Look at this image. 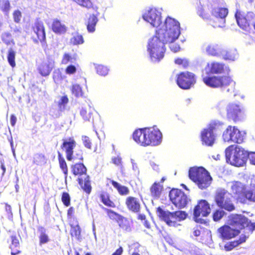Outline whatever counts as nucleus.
<instances>
[{"label":"nucleus","mask_w":255,"mask_h":255,"mask_svg":"<svg viewBox=\"0 0 255 255\" xmlns=\"http://www.w3.org/2000/svg\"><path fill=\"white\" fill-rule=\"evenodd\" d=\"M93 11V13L89 15L85 22L87 31L89 33H93L95 31L96 26L99 21L98 16L100 12L98 11V7H95Z\"/></svg>","instance_id":"nucleus-24"},{"label":"nucleus","mask_w":255,"mask_h":255,"mask_svg":"<svg viewBox=\"0 0 255 255\" xmlns=\"http://www.w3.org/2000/svg\"><path fill=\"white\" fill-rule=\"evenodd\" d=\"M245 112L240 107L235 104H229L227 108V118L229 121L236 123L245 117Z\"/></svg>","instance_id":"nucleus-19"},{"label":"nucleus","mask_w":255,"mask_h":255,"mask_svg":"<svg viewBox=\"0 0 255 255\" xmlns=\"http://www.w3.org/2000/svg\"><path fill=\"white\" fill-rule=\"evenodd\" d=\"M82 140L84 146L89 149L92 148V140L88 136H84L82 137Z\"/></svg>","instance_id":"nucleus-57"},{"label":"nucleus","mask_w":255,"mask_h":255,"mask_svg":"<svg viewBox=\"0 0 255 255\" xmlns=\"http://www.w3.org/2000/svg\"><path fill=\"white\" fill-rule=\"evenodd\" d=\"M17 121L16 117L14 115H11L10 116V122L12 127H14Z\"/></svg>","instance_id":"nucleus-62"},{"label":"nucleus","mask_w":255,"mask_h":255,"mask_svg":"<svg viewBox=\"0 0 255 255\" xmlns=\"http://www.w3.org/2000/svg\"><path fill=\"white\" fill-rule=\"evenodd\" d=\"M222 125L223 124L219 121H212L206 128L202 130L200 138L203 145L211 146L214 144L216 140L214 131L220 129Z\"/></svg>","instance_id":"nucleus-9"},{"label":"nucleus","mask_w":255,"mask_h":255,"mask_svg":"<svg viewBox=\"0 0 255 255\" xmlns=\"http://www.w3.org/2000/svg\"><path fill=\"white\" fill-rule=\"evenodd\" d=\"M238 246H239V243H237V242L235 240L225 244L224 246V249L226 251H230Z\"/></svg>","instance_id":"nucleus-56"},{"label":"nucleus","mask_w":255,"mask_h":255,"mask_svg":"<svg viewBox=\"0 0 255 255\" xmlns=\"http://www.w3.org/2000/svg\"><path fill=\"white\" fill-rule=\"evenodd\" d=\"M73 59V57L72 56L68 53H65L63 54V57L61 59V64L62 65H67L70 62L72 61Z\"/></svg>","instance_id":"nucleus-54"},{"label":"nucleus","mask_w":255,"mask_h":255,"mask_svg":"<svg viewBox=\"0 0 255 255\" xmlns=\"http://www.w3.org/2000/svg\"><path fill=\"white\" fill-rule=\"evenodd\" d=\"M11 244L9 248L11 250V255H17L21 253L20 250V243L18 239L15 236H11Z\"/></svg>","instance_id":"nucleus-29"},{"label":"nucleus","mask_w":255,"mask_h":255,"mask_svg":"<svg viewBox=\"0 0 255 255\" xmlns=\"http://www.w3.org/2000/svg\"><path fill=\"white\" fill-rule=\"evenodd\" d=\"M97 73L101 76H105L108 73V69L103 65H98L96 67Z\"/></svg>","instance_id":"nucleus-50"},{"label":"nucleus","mask_w":255,"mask_h":255,"mask_svg":"<svg viewBox=\"0 0 255 255\" xmlns=\"http://www.w3.org/2000/svg\"><path fill=\"white\" fill-rule=\"evenodd\" d=\"M72 173L78 176V182L81 188L89 194L92 190L90 177L87 174V168L82 163H77L71 166Z\"/></svg>","instance_id":"nucleus-8"},{"label":"nucleus","mask_w":255,"mask_h":255,"mask_svg":"<svg viewBox=\"0 0 255 255\" xmlns=\"http://www.w3.org/2000/svg\"><path fill=\"white\" fill-rule=\"evenodd\" d=\"M250 163L255 165V152H252L249 153L248 158Z\"/></svg>","instance_id":"nucleus-61"},{"label":"nucleus","mask_w":255,"mask_h":255,"mask_svg":"<svg viewBox=\"0 0 255 255\" xmlns=\"http://www.w3.org/2000/svg\"><path fill=\"white\" fill-rule=\"evenodd\" d=\"M229 224L239 230L248 227L249 230L252 233L255 230V223H251L248 218L242 214H231L229 217Z\"/></svg>","instance_id":"nucleus-11"},{"label":"nucleus","mask_w":255,"mask_h":255,"mask_svg":"<svg viewBox=\"0 0 255 255\" xmlns=\"http://www.w3.org/2000/svg\"><path fill=\"white\" fill-rule=\"evenodd\" d=\"M74 2L77 3L81 6L86 8L88 9H94L95 7H98L94 5L91 0H73Z\"/></svg>","instance_id":"nucleus-38"},{"label":"nucleus","mask_w":255,"mask_h":255,"mask_svg":"<svg viewBox=\"0 0 255 255\" xmlns=\"http://www.w3.org/2000/svg\"><path fill=\"white\" fill-rule=\"evenodd\" d=\"M163 26L164 28H158L148 42L147 50L154 61H159L163 58L166 51L165 45L177 39L180 34V23L175 19L167 17Z\"/></svg>","instance_id":"nucleus-1"},{"label":"nucleus","mask_w":255,"mask_h":255,"mask_svg":"<svg viewBox=\"0 0 255 255\" xmlns=\"http://www.w3.org/2000/svg\"><path fill=\"white\" fill-rule=\"evenodd\" d=\"M228 68L225 64L217 61L209 62L202 71L203 82L212 88H225L233 83L229 76H217L225 73Z\"/></svg>","instance_id":"nucleus-2"},{"label":"nucleus","mask_w":255,"mask_h":255,"mask_svg":"<svg viewBox=\"0 0 255 255\" xmlns=\"http://www.w3.org/2000/svg\"><path fill=\"white\" fill-rule=\"evenodd\" d=\"M188 174L189 178L201 189L207 188L211 183L210 173L203 167H191Z\"/></svg>","instance_id":"nucleus-6"},{"label":"nucleus","mask_w":255,"mask_h":255,"mask_svg":"<svg viewBox=\"0 0 255 255\" xmlns=\"http://www.w3.org/2000/svg\"><path fill=\"white\" fill-rule=\"evenodd\" d=\"M51 29L56 34H62L66 32L67 27L60 20L54 19L52 23Z\"/></svg>","instance_id":"nucleus-28"},{"label":"nucleus","mask_w":255,"mask_h":255,"mask_svg":"<svg viewBox=\"0 0 255 255\" xmlns=\"http://www.w3.org/2000/svg\"><path fill=\"white\" fill-rule=\"evenodd\" d=\"M84 42L83 36L78 33L73 35L70 40V43L73 45L82 44Z\"/></svg>","instance_id":"nucleus-41"},{"label":"nucleus","mask_w":255,"mask_h":255,"mask_svg":"<svg viewBox=\"0 0 255 255\" xmlns=\"http://www.w3.org/2000/svg\"><path fill=\"white\" fill-rule=\"evenodd\" d=\"M46 158L42 153H36L33 157V164L37 166H41L46 163Z\"/></svg>","instance_id":"nucleus-36"},{"label":"nucleus","mask_w":255,"mask_h":255,"mask_svg":"<svg viewBox=\"0 0 255 255\" xmlns=\"http://www.w3.org/2000/svg\"><path fill=\"white\" fill-rule=\"evenodd\" d=\"M0 8L3 12L8 13L10 9L9 1L7 0H3L0 6Z\"/></svg>","instance_id":"nucleus-55"},{"label":"nucleus","mask_w":255,"mask_h":255,"mask_svg":"<svg viewBox=\"0 0 255 255\" xmlns=\"http://www.w3.org/2000/svg\"><path fill=\"white\" fill-rule=\"evenodd\" d=\"M196 81L195 74L188 71L180 72L178 74L176 79L178 86L184 90L191 88L196 83Z\"/></svg>","instance_id":"nucleus-16"},{"label":"nucleus","mask_w":255,"mask_h":255,"mask_svg":"<svg viewBox=\"0 0 255 255\" xmlns=\"http://www.w3.org/2000/svg\"><path fill=\"white\" fill-rule=\"evenodd\" d=\"M143 18L155 27H158L162 23L161 13L156 8H151L143 15Z\"/></svg>","instance_id":"nucleus-20"},{"label":"nucleus","mask_w":255,"mask_h":255,"mask_svg":"<svg viewBox=\"0 0 255 255\" xmlns=\"http://www.w3.org/2000/svg\"><path fill=\"white\" fill-rule=\"evenodd\" d=\"M61 201L66 207H69L71 203V197L68 193L64 192L62 193Z\"/></svg>","instance_id":"nucleus-46"},{"label":"nucleus","mask_w":255,"mask_h":255,"mask_svg":"<svg viewBox=\"0 0 255 255\" xmlns=\"http://www.w3.org/2000/svg\"><path fill=\"white\" fill-rule=\"evenodd\" d=\"M37 231L39 233V243L41 245L49 242L50 239L46 234V229L43 226H39L37 228Z\"/></svg>","instance_id":"nucleus-31"},{"label":"nucleus","mask_w":255,"mask_h":255,"mask_svg":"<svg viewBox=\"0 0 255 255\" xmlns=\"http://www.w3.org/2000/svg\"><path fill=\"white\" fill-rule=\"evenodd\" d=\"M76 146V142L73 137L62 139L61 149L65 152L66 158L71 161L73 158L74 149Z\"/></svg>","instance_id":"nucleus-22"},{"label":"nucleus","mask_w":255,"mask_h":255,"mask_svg":"<svg viewBox=\"0 0 255 255\" xmlns=\"http://www.w3.org/2000/svg\"><path fill=\"white\" fill-rule=\"evenodd\" d=\"M12 15L13 20L15 23H19L20 22L22 17V13L19 10L16 9L14 10Z\"/></svg>","instance_id":"nucleus-53"},{"label":"nucleus","mask_w":255,"mask_h":255,"mask_svg":"<svg viewBox=\"0 0 255 255\" xmlns=\"http://www.w3.org/2000/svg\"><path fill=\"white\" fill-rule=\"evenodd\" d=\"M58 159L59 163L60 168L62 170L63 173L65 175V177H66L68 173V169L67 165L65 160V159L62 157L61 154L60 152H58Z\"/></svg>","instance_id":"nucleus-39"},{"label":"nucleus","mask_w":255,"mask_h":255,"mask_svg":"<svg viewBox=\"0 0 255 255\" xmlns=\"http://www.w3.org/2000/svg\"><path fill=\"white\" fill-rule=\"evenodd\" d=\"M78 66V64L68 65L65 70L66 74L69 75L75 74L77 72Z\"/></svg>","instance_id":"nucleus-48"},{"label":"nucleus","mask_w":255,"mask_h":255,"mask_svg":"<svg viewBox=\"0 0 255 255\" xmlns=\"http://www.w3.org/2000/svg\"><path fill=\"white\" fill-rule=\"evenodd\" d=\"M105 211L108 217L112 220H116L117 221V220H118L122 216L118 213L109 209L105 208Z\"/></svg>","instance_id":"nucleus-47"},{"label":"nucleus","mask_w":255,"mask_h":255,"mask_svg":"<svg viewBox=\"0 0 255 255\" xmlns=\"http://www.w3.org/2000/svg\"><path fill=\"white\" fill-rule=\"evenodd\" d=\"M225 215L223 210H216L213 214V219L214 221H219Z\"/></svg>","instance_id":"nucleus-49"},{"label":"nucleus","mask_w":255,"mask_h":255,"mask_svg":"<svg viewBox=\"0 0 255 255\" xmlns=\"http://www.w3.org/2000/svg\"><path fill=\"white\" fill-rule=\"evenodd\" d=\"M250 189L247 190L245 185L239 181H234L231 186L233 194L236 197V201L242 204L247 202L255 203V178L252 179Z\"/></svg>","instance_id":"nucleus-4"},{"label":"nucleus","mask_w":255,"mask_h":255,"mask_svg":"<svg viewBox=\"0 0 255 255\" xmlns=\"http://www.w3.org/2000/svg\"><path fill=\"white\" fill-rule=\"evenodd\" d=\"M225 142L232 141L236 143H242L244 141V135L235 126H229L224 130L222 135Z\"/></svg>","instance_id":"nucleus-15"},{"label":"nucleus","mask_w":255,"mask_h":255,"mask_svg":"<svg viewBox=\"0 0 255 255\" xmlns=\"http://www.w3.org/2000/svg\"><path fill=\"white\" fill-rule=\"evenodd\" d=\"M7 58L9 64L12 68L14 67L16 65L15 62V52L12 48L8 50Z\"/></svg>","instance_id":"nucleus-43"},{"label":"nucleus","mask_w":255,"mask_h":255,"mask_svg":"<svg viewBox=\"0 0 255 255\" xmlns=\"http://www.w3.org/2000/svg\"><path fill=\"white\" fill-rule=\"evenodd\" d=\"M156 212L158 218L170 227L178 226L179 225L178 222L184 220L187 217V214L185 211L170 212L164 210L160 207L156 208Z\"/></svg>","instance_id":"nucleus-7"},{"label":"nucleus","mask_w":255,"mask_h":255,"mask_svg":"<svg viewBox=\"0 0 255 255\" xmlns=\"http://www.w3.org/2000/svg\"><path fill=\"white\" fill-rule=\"evenodd\" d=\"M174 62L176 64L181 65L184 68H186L189 66V61L186 59L177 58L174 60Z\"/></svg>","instance_id":"nucleus-52"},{"label":"nucleus","mask_w":255,"mask_h":255,"mask_svg":"<svg viewBox=\"0 0 255 255\" xmlns=\"http://www.w3.org/2000/svg\"><path fill=\"white\" fill-rule=\"evenodd\" d=\"M66 78L60 68L55 69L53 72L52 79L56 85L61 84Z\"/></svg>","instance_id":"nucleus-33"},{"label":"nucleus","mask_w":255,"mask_h":255,"mask_svg":"<svg viewBox=\"0 0 255 255\" xmlns=\"http://www.w3.org/2000/svg\"><path fill=\"white\" fill-rule=\"evenodd\" d=\"M1 38L2 42L7 45H13L14 44V42L12 38L11 35L8 32H5L2 33Z\"/></svg>","instance_id":"nucleus-40"},{"label":"nucleus","mask_w":255,"mask_h":255,"mask_svg":"<svg viewBox=\"0 0 255 255\" xmlns=\"http://www.w3.org/2000/svg\"><path fill=\"white\" fill-rule=\"evenodd\" d=\"M249 153L243 148L231 145L225 150V156L228 162L235 166L245 165L248 158Z\"/></svg>","instance_id":"nucleus-5"},{"label":"nucleus","mask_w":255,"mask_h":255,"mask_svg":"<svg viewBox=\"0 0 255 255\" xmlns=\"http://www.w3.org/2000/svg\"><path fill=\"white\" fill-rule=\"evenodd\" d=\"M123 252L122 247H119L112 255H122Z\"/></svg>","instance_id":"nucleus-64"},{"label":"nucleus","mask_w":255,"mask_h":255,"mask_svg":"<svg viewBox=\"0 0 255 255\" xmlns=\"http://www.w3.org/2000/svg\"><path fill=\"white\" fill-rule=\"evenodd\" d=\"M55 66L54 60L52 58L47 57L37 64V70L41 76L45 77L50 75Z\"/></svg>","instance_id":"nucleus-18"},{"label":"nucleus","mask_w":255,"mask_h":255,"mask_svg":"<svg viewBox=\"0 0 255 255\" xmlns=\"http://www.w3.org/2000/svg\"><path fill=\"white\" fill-rule=\"evenodd\" d=\"M112 162L118 166H122V159L120 156L114 157L112 159Z\"/></svg>","instance_id":"nucleus-58"},{"label":"nucleus","mask_w":255,"mask_h":255,"mask_svg":"<svg viewBox=\"0 0 255 255\" xmlns=\"http://www.w3.org/2000/svg\"><path fill=\"white\" fill-rule=\"evenodd\" d=\"M170 200L178 209H183L188 204L189 201L188 197L185 193L180 189H172L169 194Z\"/></svg>","instance_id":"nucleus-14"},{"label":"nucleus","mask_w":255,"mask_h":255,"mask_svg":"<svg viewBox=\"0 0 255 255\" xmlns=\"http://www.w3.org/2000/svg\"><path fill=\"white\" fill-rule=\"evenodd\" d=\"M211 213L209 204L205 200L199 201L193 210V218L196 223H202L203 217H207Z\"/></svg>","instance_id":"nucleus-13"},{"label":"nucleus","mask_w":255,"mask_h":255,"mask_svg":"<svg viewBox=\"0 0 255 255\" xmlns=\"http://www.w3.org/2000/svg\"><path fill=\"white\" fill-rule=\"evenodd\" d=\"M173 42L169 43V48L170 50L173 52H177L180 50V47L179 44L174 43Z\"/></svg>","instance_id":"nucleus-59"},{"label":"nucleus","mask_w":255,"mask_h":255,"mask_svg":"<svg viewBox=\"0 0 255 255\" xmlns=\"http://www.w3.org/2000/svg\"><path fill=\"white\" fill-rule=\"evenodd\" d=\"M229 194L224 189L218 190L215 195V202L220 209L232 212L235 209V207L231 199L228 197Z\"/></svg>","instance_id":"nucleus-12"},{"label":"nucleus","mask_w":255,"mask_h":255,"mask_svg":"<svg viewBox=\"0 0 255 255\" xmlns=\"http://www.w3.org/2000/svg\"><path fill=\"white\" fill-rule=\"evenodd\" d=\"M213 3L208 5L207 9L201 7L198 10V15L203 19L208 20L214 27H223L225 23V18L228 14V9L224 7L215 6Z\"/></svg>","instance_id":"nucleus-3"},{"label":"nucleus","mask_w":255,"mask_h":255,"mask_svg":"<svg viewBox=\"0 0 255 255\" xmlns=\"http://www.w3.org/2000/svg\"><path fill=\"white\" fill-rule=\"evenodd\" d=\"M146 146H156L162 140V133L159 129L153 127L145 128Z\"/></svg>","instance_id":"nucleus-17"},{"label":"nucleus","mask_w":255,"mask_h":255,"mask_svg":"<svg viewBox=\"0 0 255 255\" xmlns=\"http://www.w3.org/2000/svg\"><path fill=\"white\" fill-rule=\"evenodd\" d=\"M110 182L117 189L118 193L121 195L125 196L129 194V190L127 187L121 185L119 183L114 180H111Z\"/></svg>","instance_id":"nucleus-35"},{"label":"nucleus","mask_w":255,"mask_h":255,"mask_svg":"<svg viewBox=\"0 0 255 255\" xmlns=\"http://www.w3.org/2000/svg\"><path fill=\"white\" fill-rule=\"evenodd\" d=\"M163 185L159 182H155L150 187V191L151 196L154 198H159L163 190Z\"/></svg>","instance_id":"nucleus-32"},{"label":"nucleus","mask_w":255,"mask_h":255,"mask_svg":"<svg viewBox=\"0 0 255 255\" xmlns=\"http://www.w3.org/2000/svg\"><path fill=\"white\" fill-rule=\"evenodd\" d=\"M80 115L85 121H90L92 117L90 108H82L80 111Z\"/></svg>","instance_id":"nucleus-44"},{"label":"nucleus","mask_w":255,"mask_h":255,"mask_svg":"<svg viewBox=\"0 0 255 255\" xmlns=\"http://www.w3.org/2000/svg\"><path fill=\"white\" fill-rule=\"evenodd\" d=\"M128 210L131 212L137 213L140 211L141 206L138 199L134 197L128 196L125 201Z\"/></svg>","instance_id":"nucleus-25"},{"label":"nucleus","mask_w":255,"mask_h":255,"mask_svg":"<svg viewBox=\"0 0 255 255\" xmlns=\"http://www.w3.org/2000/svg\"><path fill=\"white\" fill-rule=\"evenodd\" d=\"M207 53L211 56H217L219 54H221V48L220 46L215 44H210L206 48Z\"/></svg>","instance_id":"nucleus-34"},{"label":"nucleus","mask_w":255,"mask_h":255,"mask_svg":"<svg viewBox=\"0 0 255 255\" xmlns=\"http://www.w3.org/2000/svg\"><path fill=\"white\" fill-rule=\"evenodd\" d=\"M133 140L140 146L146 147L145 128L135 129L132 133Z\"/></svg>","instance_id":"nucleus-26"},{"label":"nucleus","mask_w":255,"mask_h":255,"mask_svg":"<svg viewBox=\"0 0 255 255\" xmlns=\"http://www.w3.org/2000/svg\"><path fill=\"white\" fill-rule=\"evenodd\" d=\"M75 255H92L90 253L85 252L82 251V249H79V252H75Z\"/></svg>","instance_id":"nucleus-63"},{"label":"nucleus","mask_w":255,"mask_h":255,"mask_svg":"<svg viewBox=\"0 0 255 255\" xmlns=\"http://www.w3.org/2000/svg\"><path fill=\"white\" fill-rule=\"evenodd\" d=\"M75 208L73 207H70L67 210V216L68 219H72L74 217Z\"/></svg>","instance_id":"nucleus-60"},{"label":"nucleus","mask_w":255,"mask_h":255,"mask_svg":"<svg viewBox=\"0 0 255 255\" xmlns=\"http://www.w3.org/2000/svg\"><path fill=\"white\" fill-rule=\"evenodd\" d=\"M235 17L239 27L243 30L249 32L252 30L253 22L255 20V13L252 11L246 12L237 9Z\"/></svg>","instance_id":"nucleus-10"},{"label":"nucleus","mask_w":255,"mask_h":255,"mask_svg":"<svg viewBox=\"0 0 255 255\" xmlns=\"http://www.w3.org/2000/svg\"><path fill=\"white\" fill-rule=\"evenodd\" d=\"M223 58L225 60L234 61L236 58L238 53L235 49H229L225 51H222Z\"/></svg>","instance_id":"nucleus-37"},{"label":"nucleus","mask_w":255,"mask_h":255,"mask_svg":"<svg viewBox=\"0 0 255 255\" xmlns=\"http://www.w3.org/2000/svg\"><path fill=\"white\" fill-rule=\"evenodd\" d=\"M219 238L222 240H229L237 236L240 233L239 230L233 229L230 225H224L218 229Z\"/></svg>","instance_id":"nucleus-23"},{"label":"nucleus","mask_w":255,"mask_h":255,"mask_svg":"<svg viewBox=\"0 0 255 255\" xmlns=\"http://www.w3.org/2000/svg\"><path fill=\"white\" fill-rule=\"evenodd\" d=\"M119 227L124 231L129 232L131 231L130 223L128 218L121 216L118 220H117Z\"/></svg>","instance_id":"nucleus-30"},{"label":"nucleus","mask_w":255,"mask_h":255,"mask_svg":"<svg viewBox=\"0 0 255 255\" xmlns=\"http://www.w3.org/2000/svg\"><path fill=\"white\" fill-rule=\"evenodd\" d=\"M34 34L32 38L35 43H43L45 42L46 34L43 23L40 21H36L32 26Z\"/></svg>","instance_id":"nucleus-21"},{"label":"nucleus","mask_w":255,"mask_h":255,"mask_svg":"<svg viewBox=\"0 0 255 255\" xmlns=\"http://www.w3.org/2000/svg\"><path fill=\"white\" fill-rule=\"evenodd\" d=\"M99 197L101 202L106 207L115 208L116 205L111 198V195L107 191H102L99 195Z\"/></svg>","instance_id":"nucleus-27"},{"label":"nucleus","mask_w":255,"mask_h":255,"mask_svg":"<svg viewBox=\"0 0 255 255\" xmlns=\"http://www.w3.org/2000/svg\"><path fill=\"white\" fill-rule=\"evenodd\" d=\"M70 233L72 237H74L77 239H79L81 234V229L78 225H71Z\"/></svg>","instance_id":"nucleus-42"},{"label":"nucleus","mask_w":255,"mask_h":255,"mask_svg":"<svg viewBox=\"0 0 255 255\" xmlns=\"http://www.w3.org/2000/svg\"><path fill=\"white\" fill-rule=\"evenodd\" d=\"M71 92L72 94L74 95L76 97H79L83 95L82 88L78 84H74L72 85Z\"/></svg>","instance_id":"nucleus-45"},{"label":"nucleus","mask_w":255,"mask_h":255,"mask_svg":"<svg viewBox=\"0 0 255 255\" xmlns=\"http://www.w3.org/2000/svg\"><path fill=\"white\" fill-rule=\"evenodd\" d=\"M68 102L69 99L67 96L65 95L62 96L58 104L59 108L60 109H64L66 104L68 103Z\"/></svg>","instance_id":"nucleus-51"}]
</instances>
